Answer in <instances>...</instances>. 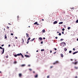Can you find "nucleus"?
Segmentation results:
<instances>
[{"instance_id":"20e7f679","label":"nucleus","mask_w":78,"mask_h":78,"mask_svg":"<svg viewBox=\"0 0 78 78\" xmlns=\"http://www.w3.org/2000/svg\"><path fill=\"white\" fill-rule=\"evenodd\" d=\"M59 63V62L58 61H56L53 64L55 65V64H58Z\"/></svg>"},{"instance_id":"b1692460","label":"nucleus","mask_w":78,"mask_h":78,"mask_svg":"<svg viewBox=\"0 0 78 78\" xmlns=\"http://www.w3.org/2000/svg\"><path fill=\"white\" fill-rule=\"evenodd\" d=\"M64 50H65V51H67V48H64Z\"/></svg>"},{"instance_id":"6e6552de","label":"nucleus","mask_w":78,"mask_h":78,"mask_svg":"<svg viewBox=\"0 0 78 78\" xmlns=\"http://www.w3.org/2000/svg\"><path fill=\"white\" fill-rule=\"evenodd\" d=\"M22 74L21 73H20L19 74V77H21L22 76Z\"/></svg>"},{"instance_id":"7ed1b4c3","label":"nucleus","mask_w":78,"mask_h":78,"mask_svg":"<svg viewBox=\"0 0 78 78\" xmlns=\"http://www.w3.org/2000/svg\"><path fill=\"white\" fill-rule=\"evenodd\" d=\"M0 49H3V51L2 52V54H3L4 53V51H5V48H3L2 47L0 46Z\"/></svg>"},{"instance_id":"69168bd1","label":"nucleus","mask_w":78,"mask_h":78,"mask_svg":"<svg viewBox=\"0 0 78 78\" xmlns=\"http://www.w3.org/2000/svg\"><path fill=\"white\" fill-rule=\"evenodd\" d=\"M8 24H9V25H11V24H10V23H8Z\"/></svg>"},{"instance_id":"79ce46f5","label":"nucleus","mask_w":78,"mask_h":78,"mask_svg":"<svg viewBox=\"0 0 78 78\" xmlns=\"http://www.w3.org/2000/svg\"><path fill=\"white\" fill-rule=\"evenodd\" d=\"M29 43V41H27V44H28Z\"/></svg>"},{"instance_id":"052dcab7","label":"nucleus","mask_w":78,"mask_h":78,"mask_svg":"<svg viewBox=\"0 0 78 78\" xmlns=\"http://www.w3.org/2000/svg\"><path fill=\"white\" fill-rule=\"evenodd\" d=\"M9 47H10V46H11V45L10 44H9Z\"/></svg>"},{"instance_id":"f03ea898","label":"nucleus","mask_w":78,"mask_h":78,"mask_svg":"<svg viewBox=\"0 0 78 78\" xmlns=\"http://www.w3.org/2000/svg\"><path fill=\"white\" fill-rule=\"evenodd\" d=\"M21 54L22 53H20V54H18L17 55H14V56L15 57H17V56H20L21 55Z\"/></svg>"},{"instance_id":"e433bc0d","label":"nucleus","mask_w":78,"mask_h":78,"mask_svg":"<svg viewBox=\"0 0 78 78\" xmlns=\"http://www.w3.org/2000/svg\"><path fill=\"white\" fill-rule=\"evenodd\" d=\"M41 44H43V41H42L41 42Z\"/></svg>"},{"instance_id":"5701e85b","label":"nucleus","mask_w":78,"mask_h":78,"mask_svg":"<svg viewBox=\"0 0 78 78\" xmlns=\"http://www.w3.org/2000/svg\"><path fill=\"white\" fill-rule=\"evenodd\" d=\"M75 69H78V67H75Z\"/></svg>"},{"instance_id":"0eeeda50","label":"nucleus","mask_w":78,"mask_h":78,"mask_svg":"<svg viewBox=\"0 0 78 78\" xmlns=\"http://www.w3.org/2000/svg\"><path fill=\"white\" fill-rule=\"evenodd\" d=\"M78 51H76V52H75L73 53V55H75V54H76V53H78Z\"/></svg>"},{"instance_id":"49530a36","label":"nucleus","mask_w":78,"mask_h":78,"mask_svg":"<svg viewBox=\"0 0 78 78\" xmlns=\"http://www.w3.org/2000/svg\"><path fill=\"white\" fill-rule=\"evenodd\" d=\"M49 77H50V76H47V78H49Z\"/></svg>"},{"instance_id":"412c9836","label":"nucleus","mask_w":78,"mask_h":78,"mask_svg":"<svg viewBox=\"0 0 78 78\" xmlns=\"http://www.w3.org/2000/svg\"><path fill=\"white\" fill-rule=\"evenodd\" d=\"M37 22H36L35 23H34V25H36V24H37Z\"/></svg>"},{"instance_id":"dca6fc26","label":"nucleus","mask_w":78,"mask_h":78,"mask_svg":"<svg viewBox=\"0 0 78 78\" xmlns=\"http://www.w3.org/2000/svg\"><path fill=\"white\" fill-rule=\"evenodd\" d=\"M78 63V62H74L73 63V64H75V65H76V64H77Z\"/></svg>"},{"instance_id":"9d476101","label":"nucleus","mask_w":78,"mask_h":78,"mask_svg":"<svg viewBox=\"0 0 78 78\" xmlns=\"http://www.w3.org/2000/svg\"><path fill=\"white\" fill-rule=\"evenodd\" d=\"M37 76H38V75H37V74L34 76L35 78H37Z\"/></svg>"},{"instance_id":"9b49d317","label":"nucleus","mask_w":78,"mask_h":78,"mask_svg":"<svg viewBox=\"0 0 78 78\" xmlns=\"http://www.w3.org/2000/svg\"><path fill=\"white\" fill-rule=\"evenodd\" d=\"M21 67H24V66H25V64H23L21 65Z\"/></svg>"},{"instance_id":"0e129e2a","label":"nucleus","mask_w":78,"mask_h":78,"mask_svg":"<svg viewBox=\"0 0 78 78\" xmlns=\"http://www.w3.org/2000/svg\"><path fill=\"white\" fill-rule=\"evenodd\" d=\"M50 68H53V66H51Z\"/></svg>"},{"instance_id":"f8f14e48","label":"nucleus","mask_w":78,"mask_h":78,"mask_svg":"<svg viewBox=\"0 0 78 78\" xmlns=\"http://www.w3.org/2000/svg\"><path fill=\"white\" fill-rule=\"evenodd\" d=\"M60 55H61V57L62 58H63V54H61Z\"/></svg>"},{"instance_id":"3c124183","label":"nucleus","mask_w":78,"mask_h":78,"mask_svg":"<svg viewBox=\"0 0 78 78\" xmlns=\"http://www.w3.org/2000/svg\"><path fill=\"white\" fill-rule=\"evenodd\" d=\"M6 58H8V55L6 56Z\"/></svg>"},{"instance_id":"a878e982","label":"nucleus","mask_w":78,"mask_h":78,"mask_svg":"<svg viewBox=\"0 0 78 78\" xmlns=\"http://www.w3.org/2000/svg\"><path fill=\"white\" fill-rule=\"evenodd\" d=\"M70 28H71L70 27H69L68 28V30H70Z\"/></svg>"},{"instance_id":"a19ab883","label":"nucleus","mask_w":78,"mask_h":78,"mask_svg":"<svg viewBox=\"0 0 78 78\" xmlns=\"http://www.w3.org/2000/svg\"><path fill=\"white\" fill-rule=\"evenodd\" d=\"M11 35H12V36H13V35H14V34L12 33L11 34Z\"/></svg>"},{"instance_id":"13d9d810","label":"nucleus","mask_w":78,"mask_h":78,"mask_svg":"<svg viewBox=\"0 0 78 78\" xmlns=\"http://www.w3.org/2000/svg\"><path fill=\"white\" fill-rule=\"evenodd\" d=\"M2 15V13H0V16H1Z\"/></svg>"},{"instance_id":"aec40b11","label":"nucleus","mask_w":78,"mask_h":78,"mask_svg":"<svg viewBox=\"0 0 78 78\" xmlns=\"http://www.w3.org/2000/svg\"><path fill=\"white\" fill-rule=\"evenodd\" d=\"M31 39V38L29 37L27 39V41H29V40H30Z\"/></svg>"},{"instance_id":"f3484780","label":"nucleus","mask_w":78,"mask_h":78,"mask_svg":"<svg viewBox=\"0 0 78 78\" xmlns=\"http://www.w3.org/2000/svg\"><path fill=\"white\" fill-rule=\"evenodd\" d=\"M63 23V22H60L59 23V24H62Z\"/></svg>"},{"instance_id":"7c9ffc66","label":"nucleus","mask_w":78,"mask_h":78,"mask_svg":"<svg viewBox=\"0 0 78 78\" xmlns=\"http://www.w3.org/2000/svg\"><path fill=\"white\" fill-rule=\"evenodd\" d=\"M58 10H56V13H58Z\"/></svg>"},{"instance_id":"bb28decb","label":"nucleus","mask_w":78,"mask_h":78,"mask_svg":"<svg viewBox=\"0 0 78 78\" xmlns=\"http://www.w3.org/2000/svg\"><path fill=\"white\" fill-rule=\"evenodd\" d=\"M26 35L27 36H29V34H28V33H26Z\"/></svg>"},{"instance_id":"09e8293b","label":"nucleus","mask_w":78,"mask_h":78,"mask_svg":"<svg viewBox=\"0 0 78 78\" xmlns=\"http://www.w3.org/2000/svg\"><path fill=\"white\" fill-rule=\"evenodd\" d=\"M62 34H64V32H62Z\"/></svg>"},{"instance_id":"ddd939ff","label":"nucleus","mask_w":78,"mask_h":78,"mask_svg":"<svg viewBox=\"0 0 78 78\" xmlns=\"http://www.w3.org/2000/svg\"><path fill=\"white\" fill-rule=\"evenodd\" d=\"M34 39H35V38H34L32 39L31 40H30V41H31V42H32V41H34Z\"/></svg>"},{"instance_id":"c9c22d12","label":"nucleus","mask_w":78,"mask_h":78,"mask_svg":"<svg viewBox=\"0 0 78 78\" xmlns=\"http://www.w3.org/2000/svg\"><path fill=\"white\" fill-rule=\"evenodd\" d=\"M71 9H74V7L71 8Z\"/></svg>"},{"instance_id":"cd10ccee","label":"nucleus","mask_w":78,"mask_h":78,"mask_svg":"<svg viewBox=\"0 0 78 78\" xmlns=\"http://www.w3.org/2000/svg\"><path fill=\"white\" fill-rule=\"evenodd\" d=\"M22 41H23V42H24V40H23V38H22Z\"/></svg>"},{"instance_id":"4c0bfd02","label":"nucleus","mask_w":78,"mask_h":78,"mask_svg":"<svg viewBox=\"0 0 78 78\" xmlns=\"http://www.w3.org/2000/svg\"><path fill=\"white\" fill-rule=\"evenodd\" d=\"M64 30H65V29H64V28H63L62 29V31H64Z\"/></svg>"},{"instance_id":"2eb2a0df","label":"nucleus","mask_w":78,"mask_h":78,"mask_svg":"<svg viewBox=\"0 0 78 78\" xmlns=\"http://www.w3.org/2000/svg\"><path fill=\"white\" fill-rule=\"evenodd\" d=\"M62 13L63 14H65V13H66V11H63Z\"/></svg>"},{"instance_id":"1a4fd4ad","label":"nucleus","mask_w":78,"mask_h":78,"mask_svg":"<svg viewBox=\"0 0 78 78\" xmlns=\"http://www.w3.org/2000/svg\"><path fill=\"white\" fill-rule=\"evenodd\" d=\"M5 39H7V36L6 34L5 35Z\"/></svg>"},{"instance_id":"f704fd0d","label":"nucleus","mask_w":78,"mask_h":78,"mask_svg":"<svg viewBox=\"0 0 78 78\" xmlns=\"http://www.w3.org/2000/svg\"><path fill=\"white\" fill-rule=\"evenodd\" d=\"M29 70H30V71H31V70H32V69H29Z\"/></svg>"},{"instance_id":"473e14b6","label":"nucleus","mask_w":78,"mask_h":78,"mask_svg":"<svg viewBox=\"0 0 78 78\" xmlns=\"http://www.w3.org/2000/svg\"><path fill=\"white\" fill-rule=\"evenodd\" d=\"M16 63H17V62L16 61H15L14 62V64H16Z\"/></svg>"},{"instance_id":"774afa93","label":"nucleus","mask_w":78,"mask_h":78,"mask_svg":"<svg viewBox=\"0 0 78 78\" xmlns=\"http://www.w3.org/2000/svg\"><path fill=\"white\" fill-rule=\"evenodd\" d=\"M77 41H78V38L77 39Z\"/></svg>"},{"instance_id":"864d4df0","label":"nucleus","mask_w":78,"mask_h":78,"mask_svg":"<svg viewBox=\"0 0 78 78\" xmlns=\"http://www.w3.org/2000/svg\"><path fill=\"white\" fill-rule=\"evenodd\" d=\"M52 52V51H50V52L51 53Z\"/></svg>"},{"instance_id":"c85d7f7f","label":"nucleus","mask_w":78,"mask_h":78,"mask_svg":"<svg viewBox=\"0 0 78 78\" xmlns=\"http://www.w3.org/2000/svg\"><path fill=\"white\" fill-rule=\"evenodd\" d=\"M76 23H78V20H76Z\"/></svg>"},{"instance_id":"8fccbe9b","label":"nucleus","mask_w":78,"mask_h":78,"mask_svg":"<svg viewBox=\"0 0 78 78\" xmlns=\"http://www.w3.org/2000/svg\"><path fill=\"white\" fill-rule=\"evenodd\" d=\"M55 39H58V37H55Z\"/></svg>"},{"instance_id":"de8ad7c7","label":"nucleus","mask_w":78,"mask_h":78,"mask_svg":"<svg viewBox=\"0 0 78 78\" xmlns=\"http://www.w3.org/2000/svg\"><path fill=\"white\" fill-rule=\"evenodd\" d=\"M54 50H57V49L56 48H54Z\"/></svg>"},{"instance_id":"c03bdc74","label":"nucleus","mask_w":78,"mask_h":78,"mask_svg":"<svg viewBox=\"0 0 78 78\" xmlns=\"http://www.w3.org/2000/svg\"><path fill=\"white\" fill-rule=\"evenodd\" d=\"M4 44H2V45H1V46H2V47H3V46H4Z\"/></svg>"},{"instance_id":"6e6d98bb","label":"nucleus","mask_w":78,"mask_h":78,"mask_svg":"<svg viewBox=\"0 0 78 78\" xmlns=\"http://www.w3.org/2000/svg\"><path fill=\"white\" fill-rule=\"evenodd\" d=\"M33 73H35V72H34V71H33Z\"/></svg>"},{"instance_id":"ea45409f","label":"nucleus","mask_w":78,"mask_h":78,"mask_svg":"<svg viewBox=\"0 0 78 78\" xmlns=\"http://www.w3.org/2000/svg\"><path fill=\"white\" fill-rule=\"evenodd\" d=\"M64 40V39L62 38L61 39L60 41H63Z\"/></svg>"},{"instance_id":"2f4dec72","label":"nucleus","mask_w":78,"mask_h":78,"mask_svg":"<svg viewBox=\"0 0 78 78\" xmlns=\"http://www.w3.org/2000/svg\"><path fill=\"white\" fill-rule=\"evenodd\" d=\"M69 53H72V51H70L69 52Z\"/></svg>"},{"instance_id":"37998d69","label":"nucleus","mask_w":78,"mask_h":78,"mask_svg":"<svg viewBox=\"0 0 78 78\" xmlns=\"http://www.w3.org/2000/svg\"><path fill=\"white\" fill-rule=\"evenodd\" d=\"M73 50L74 51H75V48H73Z\"/></svg>"},{"instance_id":"680f3d73","label":"nucleus","mask_w":78,"mask_h":78,"mask_svg":"<svg viewBox=\"0 0 78 78\" xmlns=\"http://www.w3.org/2000/svg\"><path fill=\"white\" fill-rule=\"evenodd\" d=\"M26 53H28V51L26 52Z\"/></svg>"},{"instance_id":"39448f33","label":"nucleus","mask_w":78,"mask_h":78,"mask_svg":"<svg viewBox=\"0 0 78 78\" xmlns=\"http://www.w3.org/2000/svg\"><path fill=\"white\" fill-rule=\"evenodd\" d=\"M39 39L41 41H42V38L41 37H40L39 38Z\"/></svg>"},{"instance_id":"f257e3e1","label":"nucleus","mask_w":78,"mask_h":78,"mask_svg":"<svg viewBox=\"0 0 78 78\" xmlns=\"http://www.w3.org/2000/svg\"><path fill=\"white\" fill-rule=\"evenodd\" d=\"M60 45L61 46H62V47H64V45H66V43L63 42L60 43Z\"/></svg>"},{"instance_id":"bf43d9fd","label":"nucleus","mask_w":78,"mask_h":78,"mask_svg":"<svg viewBox=\"0 0 78 78\" xmlns=\"http://www.w3.org/2000/svg\"><path fill=\"white\" fill-rule=\"evenodd\" d=\"M27 36V37H29V35H28Z\"/></svg>"},{"instance_id":"a18cd8bd","label":"nucleus","mask_w":78,"mask_h":78,"mask_svg":"<svg viewBox=\"0 0 78 78\" xmlns=\"http://www.w3.org/2000/svg\"><path fill=\"white\" fill-rule=\"evenodd\" d=\"M41 20H42V21H44V19H42Z\"/></svg>"},{"instance_id":"4d7b16f0","label":"nucleus","mask_w":78,"mask_h":78,"mask_svg":"<svg viewBox=\"0 0 78 78\" xmlns=\"http://www.w3.org/2000/svg\"><path fill=\"white\" fill-rule=\"evenodd\" d=\"M15 37L16 39H17V37Z\"/></svg>"},{"instance_id":"58836bf2","label":"nucleus","mask_w":78,"mask_h":78,"mask_svg":"<svg viewBox=\"0 0 78 78\" xmlns=\"http://www.w3.org/2000/svg\"><path fill=\"white\" fill-rule=\"evenodd\" d=\"M56 52H55L53 54L55 55V54H56Z\"/></svg>"},{"instance_id":"a211bd4d","label":"nucleus","mask_w":78,"mask_h":78,"mask_svg":"<svg viewBox=\"0 0 78 78\" xmlns=\"http://www.w3.org/2000/svg\"><path fill=\"white\" fill-rule=\"evenodd\" d=\"M21 55L22 58H24V57L23 55H22V54H21Z\"/></svg>"},{"instance_id":"423d86ee","label":"nucleus","mask_w":78,"mask_h":78,"mask_svg":"<svg viewBox=\"0 0 78 78\" xmlns=\"http://www.w3.org/2000/svg\"><path fill=\"white\" fill-rule=\"evenodd\" d=\"M57 23H58V22L56 21H55L53 23V24H56Z\"/></svg>"},{"instance_id":"4be33fe9","label":"nucleus","mask_w":78,"mask_h":78,"mask_svg":"<svg viewBox=\"0 0 78 78\" xmlns=\"http://www.w3.org/2000/svg\"><path fill=\"white\" fill-rule=\"evenodd\" d=\"M44 49H41V51H44Z\"/></svg>"},{"instance_id":"e2e57ef3","label":"nucleus","mask_w":78,"mask_h":78,"mask_svg":"<svg viewBox=\"0 0 78 78\" xmlns=\"http://www.w3.org/2000/svg\"><path fill=\"white\" fill-rule=\"evenodd\" d=\"M4 31H5V28H4Z\"/></svg>"},{"instance_id":"72a5a7b5","label":"nucleus","mask_w":78,"mask_h":78,"mask_svg":"<svg viewBox=\"0 0 78 78\" xmlns=\"http://www.w3.org/2000/svg\"><path fill=\"white\" fill-rule=\"evenodd\" d=\"M17 19H18L19 18V16H17Z\"/></svg>"},{"instance_id":"393cba45","label":"nucleus","mask_w":78,"mask_h":78,"mask_svg":"<svg viewBox=\"0 0 78 78\" xmlns=\"http://www.w3.org/2000/svg\"><path fill=\"white\" fill-rule=\"evenodd\" d=\"M58 35L59 36H61V33H59V34H58Z\"/></svg>"},{"instance_id":"4468645a","label":"nucleus","mask_w":78,"mask_h":78,"mask_svg":"<svg viewBox=\"0 0 78 78\" xmlns=\"http://www.w3.org/2000/svg\"><path fill=\"white\" fill-rule=\"evenodd\" d=\"M25 57H28V58H29V57H30V56L29 55H25Z\"/></svg>"},{"instance_id":"338daca9","label":"nucleus","mask_w":78,"mask_h":78,"mask_svg":"<svg viewBox=\"0 0 78 78\" xmlns=\"http://www.w3.org/2000/svg\"><path fill=\"white\" fill-rule=\"evenodd\" d=\"M75 78H77V77L76 76L75 77Z\"/></svg>"},{"instance_id":"6ab92c4d","label":"nucleus","mask_w":78,"mask_h":78,"mask_svg":"<svg viewBox=\"0 0 78 78\" xmlns=\"http://www.w3.org/2000/svg\"><path fill=\"white\" fill-rule=\"evenodd\" d=\"M45 30L44 29L42 30V32L43 33H45Z\"/></svg>"},{"instance_id":"603ef678","label":"nucleus","mask_w":78,"mask_h":78,"mask_svg":"<svg viewBox=\"0 0 78 78\" xmlns=\"http://www.w3.org/2000/svg\"><path fill=\"white\" fill-rule=\"evenodd\" d=\"M43 39H45V37H43Z\"/></svg>"},{"instance_id":"c756f323","label":"nucleus","mask_w":78,"mask_h":78,"mask_svg":"<svg viewBox=\"0 0 78 78\" xmlns=\"http://www.w3.org/2000/svg\"><path fill=\"white\" fill-rule=\"evenodd\" d=\"M7 28L8 30H9V27L8 26H7Z\"/></svg>"},{"instance_id":"5fc2aeb1","label":"nucleus","mask_w":78,"mask_h":78,"mask_svg":"<svg viewBox=\"0 0 78 78\" xmlns=\"http://www.w3.org/2000/svg\"><path fill=\"white\" fill-rule=\"evenodd\" d=\"M39 25V24H38L37 23V25Z\"/></svg>"}]
</instances>
